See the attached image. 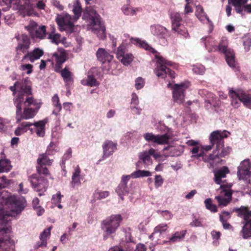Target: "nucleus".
I'll use <instances>...</instances> for the list:
<instances>
[{
  "mask_svg": "<svg viewBox=\"0 0 251 251\" xmlns=\"http://www.w3.org/2000/svg\"><path fill=\"white\" fill-rule=\"evenodd\" d=\"M11 209L9 211L0 208V248H3L5 244L10 243L9 233L11 231V221L13 217L20 214L24 209L25 201L23 198L13 196L9 200Z\"/></svg>",
  "mask_w": 251,
  "mask_h": 251,
  "instance_id": "nucleus-1",
  "label": "nucleus"
},
{
  "mask_svg": "<svg viewBox=\"0 0 251 251\" xmlns=\"http://www.w3.org/2000/svg\"><path fill=\"white\" fill-rule=\"evenodd\" d=\"M9 88L15 97L14 104L17 110H22V108L24 110H32L25 108L24 106L33 105L37 109L41 107L42 104L41 100H35L32 97H28L31 94V88L25 80L21 82L17 81Z\"/></svg>",
  "mask_w": 251,
  "mask_h": 251,
  "instance_id": "nucleus-2",
  "label": "nucleus"
},
{
  "mask_svg": "<svg viewBox=\"0 0 251 251\" xmlns=\"http://www.w3.org/2000/svg\"><path fill=\"white\" fill-rule=\"evenodd\" d=\"M131 43L137 46L143 48L145 50L152 53L155 56L156 61L154 73L159 78H164L167 75L171 78H175L176 74L168 67L171 65V62L167 60L160 55L159 52L149 45L145 41L139 38H131Z\"/></svg>",
  "mask_w": 251,
  "mask_h": 251,
  "instance_id": "nucleus-3",
  "label": "nucleus"
},
{
  "mask_svg": "<svg viewBox=\"0 0 251 251\" xmlns=\"http://www.w3.org/2000/svg\"><path fill=\"white\" fill-rule=\"evenodd\" d=\"M201 41L203 43L208 51H215L218 50L220 51L223 52L225 54L226 59L229 66L231 68L235 67V54L232 49H227V41L226 37L222 38L218 47L217 42L211 37H202Z\"/></svg>",
  "mask_w": 251,
  "mask_h": 251,
  "instance_id": "nucleus-4",
  "label": "nucleus"
},
{
  "mask_svg": "<svg viewBox=\"0 0 251 251\" xmlns=\"http://www.w3.org/2000/svg\"><path fill=\"white\" fill-rule=\"evenodd\" d=\"M88 17L89 28L100 39L106 37L105 27L99 15L93 9L85 11L83 14V18Z\"/></svg>",
  "mask_w": 251,
  "mask_h": 251,
  "instance_id": "nucleus-5",
  "label": "nucleus"
},
{
  "mask_svg": "<svg viewBox=\"0 0 251 251\" xmlns=\"http://www.w3.org/2000/svg\"><path fill=\"white\" fill-rule=\"evenodd\" d=\"M123 221L121 214H112L103 220L101 223V228L103 231V239L113 237Z\"/></svg>",
  "mask_w": 251,
  "mask_h": 251,
  "instance_id": "nucleus-6",
  "label": "nucleus"
},
{
  "mask_svg": "<svg viewBox=\"0 0 251 251\" xmlns=\"http://www.w3.org/2000/svg\"><path fill=\"white\" fill-rule=\"evenodd\" d=\"M228 95L231 99L232 105L235 108L239 107L242 102L247 108L251 109V90L245 92L242 90L229 89Z\"/></svg>",
  "mask_w": 251,
  "mask_h": 251,
  "instance_id": "nucleus-7",
  "label": "nucleus"
},
{
  "mask_svg": "<svg viewBox=\"0 0 251 251\" xmlns=\"http://www.w3.org/2000/svg\"><path fill=\"white\" fill-rule=\"evenodd\" d=\"M54 146L53 143L51 142L48 147V149L45 153L40 154L37 160V166L36 167L37 172L40 174H43L45 176H51L50 173L46 166H51L53 160L50 159L49 155H52L54 152Z\"/></svg>",
  "mask_w": 251,
  "mask_h": 251,
  "instance_id": "nucleus-8",
  "label": "nucleus"
},
{
  "mask_svg": "<svg viewBox=\"0 0 251 251\" xmlns=\"http://www.w3.org/2000/svg\"><path fill=\"white\" fill-rule=\"evenodd\" d=\"M6 5V8L13 5V8L18 10L23 16L33 14V4L29 0H0V5Z\"/></svg>",
  "mask_w": 251,
  "mask_h": 251,
  "instance_id": "nucleus-9",
  "label": "nucleus"
},
{
  "mask_svg": "<svg viewBox=\"0 0 251 251\" xmlns=\"http://www.w3.org/2000/svg\"><path fill=\"white\" fill-rule=\"evenodd\" d=\"M48 177L53 179L50 176H45L38 173L32 174L28 177V180L30 181L32 188L35 191L39 192V196L44 195V193L46 191L49 186Z\"/></svg>",
  "mask_w": 251,
  "mask_h": 251,
  "instance_id": "nucleus-10",
  "label": "nucleus"
},
{
  "mask_svg": "<svg viewBox=\"0 0 251 251\" xmlns=\"http://www.w3.org/2000/svg\"><path fill=\"white\" fill-rule=\"evenodd\" d=\"M231 148L229 147H224V145L222 148L219 149H216L213 152V153L210 154L208 156L204 155L203 151H201L200 154L197 155L198 157H202V160L206 162H211L210 164L213 165V164H217L219 163L222 157H225L228 155L231 151Z\"/></svg>",
  "mask_w": 251,
  "mask_h": 251,
  "instance_id": "nucleus-11",
  "label": "nucleus"
},
{
  "mask_svg": "<svg viewBox=\"0 0 251 251\" xmlns=\"http://www.w3.org/2000/svg\"><path fill=\"white\" fill-rule=\"evenodd\" d=\"M229 132L226 131L221 132V131H214L212 132L210 136V145L202 147V149L207 151L212 149L215 145L216 149H219L224 146V139L228 137Z\"/></svg>",
  "mask_w": 251,
  "mask_h": 251,
  "instance_id": "nucleus-12",
  "label": "nucleus"
},
{
  "mask_svg": "<svg viewBox=\"0 0 251 251\" xmlns=\"http://www.w3.org/2000/svg\"><path fill=\"white\" fill-rule=\"evenodd\" d=\"M190 86L188 81L175 84L172 87L174 101L177 103H182L185 99L186 90Z\"/></svg>",
  "mask_w": 251,
  "mask_h": 251,
  "instance_id": "nucleus-13",
  "label": "nucleus"
},
{
  "mask_svg": "<svg viewBox=\"0 0 251 251\" xmlns=\"http://www.w3.org/2000/svg\"><path fill=\"white\" fill-rule=\"evenodd\" d=\"M56 22L61 31H68L73 32L74 26V23L77 20L67 13H63L57 16L56 18Z\"/></svg>",
  "mask_w": 251,
  "mask_h": 251,
  "instance_id": "nucleus-14",
  "label": "nucleus"
},
{
  "mask_svg": "<svg viewBox=\"0 0 251 251\" xmlns=\"http://www.w3.org/2000/svg\"><path fill=\"white\" fill-rule=\"evenodd\" d=\"M127 43L123 42L118 48L116 52V57L125 66H128L133 60L134 57L131 53H126L127 51Z\"/></svg>",
  "mask_w": 251,
  "mask_h": 251,
  "instance_id": "nucleus-15",
  "label": "nucleus"
},
{
  "mask_svg": "<svg viewBox=\"0 0 251 251\" xmlns=\"http://www.w3.org/2000/svg\"><path fill=\"white\" fill-rule=\"evenodd\" d=\"M230 186L227 185H221V196H217L215 199L217 200L219 205L226 206L231 200L232 192L230 189Z\"/></svg>",
  "mask_w": 251,
  "mask_h": 251,
  "instance_id": "nucleus-16",
  "label": "nucleus"
},
{
  "mask_svg": "<svg viewBox=\"0 0 251 251\" xmlns=\"http://www.w3.org/2000/svg\"><path fill=\"white\" fill-rule=\"evenodd\" d=\"M150 30L151 34L159 40L161 45H167L166 38L168 30L166 27L160 25H154L151 26Z\"/></svg>",
  "mask_w": 251,
  "mask_h": 251,
  "instance_id": "nucleus-17",
  "label": "nucleus"
},
{
  "mask_svg": "<svg viewBox=\"0 0 251 251\" xmlns=\"http://www.w3.org/2000/svg\"><path fill=\"white\" fill-rule=\"evenodd\" d=\"M145 139L149 143H156L159 145L168 144L170 136L165 133L163 135H154L152 133H147L144 134Z\"/></svg>",
  "mask_w": 251,
  "mask_h": 251,
  "instance_id": "nucleus-18",
  "label": "nucleus"
},
{
  "mask_svg": "<svg viewBox=\"0 0 251 251\" xmlns=\"http://www.w3.org/2000/svg\"><path fill=\"white\" fill-rule=\"evenodd\" d=\"M51 55L52 61L56 63L55 70L56 72H58L61 65L66 61L67 54L64 49L58 48Z\"/></svg>",
  "mask_w": 251,
  "mask_h": 251,
  "instance_id": "nucleus-19",
  "label": "nucleus"
},
{
  "mask_svg": "<svg viewBox=\"0 0 251 251\" xmlns=\"http://www.w3.org/2000/svg\"><path fill=\"white\" fill-rule=\"evenodd\" d=\"M18 41V45L16 48V50L18 54L21 53H27L30 45V41L29 37L25 34H23L17 37Z\"/></svg>",
  "mask_w": 251,
  "mask_h": 251,
  "instance_id": "nucleus-20",
  "label": "nucleus"
},
{
  "mask_svg": "<svg viewBox=\"0 0 251 251\" xmlns=\"http://www.w3.org/2000/svg\"><path fill=\"white\" fill-rule=\"evenodd\" d=\"M248 0H228V3H232L237 13L242 14L243 11L251 13V4H247Z\"/></svg>",
  "mask_w": 251,
  "mask_h": 251,
  "instance_id": "nucleus-21",
  "label": "nucleus"
},
{
  "mask_svg": "<svg viewBox=\"0 0 251 251\" xmlns=\"http://www.w3.org/2000/svg\"><path fill=\"white\" fill-rule=\"evenodd\" d=\"M195 15L201 23L208 25L210 32L212 31L213 28V24L204 12V9L201 5H198L196 6Z\"/></svg>",
  "mask_w": 251,
  "mask_h": 251,
  "instance_id": "nucleus-22",
  "label": "nucleus"
},
{
  "mask_svg": "<svg viewBox=\"0 0 251 251\" xmlns=\"http://www.w3.org/2000/svg\"><path fill=\"white\" fill-rule=\"evenodd\" d=\"M117 146L116 143H114L110 140H106L102 145V159H104L112 155L113 152L117 150Z\"/></svg>",
  "mask_w": 251,
  "mask_h": 251,
  "instance_id": "nucleus-23",
  "label": "nucleus"
},
{
  "mask_svg": "<svg viewBox=\"0 0 251 251\" xmlns=\"http://www.w3.org/2000/svg\"><path fill=\"white\" fill-rule=\"evenodd\" d=\"M96 56L99 61L104 63L110 62L113 59L112 52L107 51L103 48H99L96 52Z\"/></svg>",
  "mask_w": 251,
  "mask_h": 251,
  "instance_id": "nucleus-24",
  "label": "nucleus"
},
{
  "mask_svg": "<svg viewBox=\"0 0 251 251\" xmlns=\"http://www.w3.org/2000/svg\"><path fill=\"white\" fill-rule=\"evenodd\" d=\"M49 122L48 118L34 122L32 126L35 127V132L38 137H43L45 134V126Z\"/></svg>",
  "mask_w": 251,
  "mask_h": 251,
  "instance_id": "nucleus-25",
  "label": "nucleus"
},
{
  "mask_svg": "<svg viewBox=\"0 0 251 251\" xmlns=\"http://www.w3.org/2000/svg\"><path fill=\"white\" fill-rule=\"evenodd\" d=\"M44 54V51L42 49L37 48L34 49L32 51L26 53L22 59V62L28 58L31 62L39 59Z\"/></svg>",
  "mask_w": 251,
  "mask_h": 251,
  "instance_id": "nucleus-26",
  "label": "nucleus"
},
{
  "mask_svg": "<svg viewBox=\"0 0 251 251\" xmlns=\"http://www.w3.org/2000/svg\"><path fill=\"white\" fill-rule=\"evenodd\" d=\"M229 173V170L226 166H223L214 172V181L217 184H221L224 181L222 178H225L226 174Z\"/></svg>",
  "mask_w": 251,
  "mask_h": 251,
  "instance_id": "nucleus-27",
  "label": "nucleus"
},
{
  "mask_svg": "<svg viewBox=\"0 0 251 251\" xmlns=\"http://www.w3.org/2000/svg\"><path fill=\"white\" fill-rule=\"evenodd\" d=\"M51 227H49L45 229L40 235V240L41 242L36 243L35 248L38 249L40 247H46L47 244V240L50 235V230Z\"/></svg>",
  "mask_w": 251,
  "mask_h": 251,
  "instance_id": "nucleus-28",
  "label": "nucleus"
},
{
  "mask_svg": "<svg viewBox=\"0 0 251 251\" xmlns=\"http://www.w3.org/2000/svg\"><path fill=\"white\" fill-rule=\"evenodd\" d=\"M60 74L66 84L67 88H69L73 82L72 73L66 67L60 71Z\"/></svg>",
  "mask_w": 251,
  "mask_h": 251,
  "instance_id": "nucleus-29",
  "label": "nucleus"
},
{
  "mask_svg": "<svg viewBox=\"0 0 251 251\" xmlns=\"http://www.w3.org/2000/svg\"><path fill=\"white\" fill-rule=\"evenodd\" d=\"M36 111H17L16 118L19 123L23 120H27L33 118L36 115Z\"/></svg>",
  "mask_w": 251,
  "mask_h": 251,
  "instance_id": "nucleus-30",
  "label": "nucleus"
},
{
  "mask_svg": "<svg viewBox=\"0 0 251 251\" xmlns=\"http://www.w3.org/2000/svg\"><path fill=\"white\" fill-rule=\"evenodd\" d=\"M81 83L83 85L89 86L91 87L97 86L99 85V82L94 76L91 75L89 73L85 78L81 80Z\"/></svg>",
  "mask_w": 251,
  "mask_h": 251,
  "instance_id": "nucleus-31",
  "label": "nucleus"
},
{
  "mask_svg": "<svg viewBox=\"0 0 251 251\" xmlns=\"http://www.w3.org/2000/svg\"><path fill=\"white\" fill-rule=\"evenodd\" d=\"M80 169L78 166H77L75 170V172L72 177L71 185L73 188H75L76 186L80 185L81 182L80 180Z\"/></svg>",
  "mask_w": 251,
  "mask_h": 251,
  "instance_id": "nucleus-32",
  "label": "nucleus"
},
{
  "mask_svg": "<svg viewBox=\"0 0 251 251\" xmlns=\"http://www.w3.org/2000/svg\"><path fill=\"white\" fill-rule=\"evenodd\" d=\"M33 38L43 39L47 36L46 27L45 25L39 26L31 35Z\"/></svg>",
  "mask_w": 251,
  "mask_h": 251,
  "instance_id": "nucleus-33",
  "label": "nucleus"
},
{
  "mask_svg": "<svg viewBox=\"0 0 251 251\" xmlns=\"http://www.w3.org/2000/svg\"><path fill=\"white\" fill-rule=\"evenodd\" d=\"M73 12L74 14V19L77 20L82 13V7L78 0H75L73 5Z\"/></svg>",
  "mask_w": 251,
  "mask_h": 251,
  "instance_id": "nucleus-34",
  "label": "nucleus"
},
{
  "mask_svg": "<svg viewBox=\"0 0 251 251\" xmlns=\"http://www.w3.org/2000/svg\"><path fill=\"white\" fill-rule=\"evenodd\" d=\"M32 126V123L30 122H23L15 130V134L17 136H20L25 133L27 131L29 126Z\"/></svg>",
  "mask_w": 251,
  "mask_h": 251,
  "instance_id": "nucleus-35",
  "label": "nucleus"
},
{
  "mask_svg": "<svg viewBox=\"0 0 251 251\" xmlns=\"http://www.w3.org/2000/svg\"><path fill=\"white\" fill-rule=\"evenodd\" d=\"M12 169L11 161L8 159L0 160V173L8 172Z\"/></svg>",
  "mask_w": 251,
  "mask_h": 251,
  "instance_id": "nucleus-36",
  "label": "nucleus"
},
{
  "mask_svg": "<svg viewBox=\"0 0 251 251\" xmlns=\"http://www.w3.org/2000/svg\"><path fill=\"white\" fill-rule=\"evenodd\" d=\"M116 192L123 200V196L128 193V188L125 183H120L116 188Z\"/></svg>",
  "mask_w": 251,
  "mask_h": 251,
  "instance_id": "nucleus-37",
  "label": "nucleus"
},
{
  "mask_svg": "<svg viewBox=\"0 0 251 251\" xmlns=\"http://www.w3.org/2000/svg\"><path fill=\"white\" fill-rule=\"evenodd\" d=\"M172 30L177 32L179 34L181 35L185 38H187L189 37L187 30L185 27L181 24L177 25L176 28L175 26L172 27Z\"/></svg>",
  "mask_w": 251,
  "mask_h": 251,
  "instance_id": "nucleus-38",
  "label": "nucleus"
},
{
  "mask_svg": "<svg viewBox=\"0 0 251 251\" xmlns=\"http://www.w3.org/2000/svg\"><path fill=\"white\" fill-rule=\"evenodd\" d=\"M172 30L177 32L179 34L181 35L185 38H187L189 37L187 30L185 27L181 24L177 25L176 28L175 26L172 27Z\"/></svg>",
  "mask_w": 251,
  "mask_h": 251,
  "instance_id": "nucleus-39",
  "label": "nucleus"
},
{
  "mask_svg": "<svg viewBox=\"0 0 251 251\" xmlns=\"http://www.w3.org/2000/svg\"><path fill=\"white\" fill-rule=\"evenodd\" d=\"M122 10L126 15L133 16L136 14V13L139 11V9L134 8L130 5L126 4L123 6Z\"/></svg>",
  "mask_w": 251,
  "mask_h": 251,
  "instance_id": "nucleus-40",
  "label": "nucleus"
},
{
  "mask_svg": "<svg viewBox=\"0 0 251 251\" xmlns=\"http://www.w3.org/2000/svg\"><path fill=\"white\" fill-rule=\"evenodd\" d=\"M151 174L150 171L141 170H138L136 171H135L131 174V177L134 178L150 176H151Z\"/></svg>",
  "mask_w": 251,
  "mask_h": 251,
  "instance_id": "nucleus-41",
  "label": "nucleus"
},
{
  "mask_svg": "<svg viewBox=\"0 0 251 251\" xmlns=\"http://www.w3.org/2000/svg\"><path fill=\"white\" fill-rule=\"evenodd\" d=\"M186 230H181L180 231L176 232L172 235V237L170 238V241L174 243L180 241L184 238L186 234Z\"/></svg>",
  "mask_w": 251,
  "mask_h": 251,
  "instance_id": "nucleus-42",
  "label": "nucleus"
},
{
  "mask_svg": "<svg viewBox=\"0 0 251 251\" xmlns=\"http://www.w3.org/2000/svg\"><path fill=\"white\" fill-rule=\"evenodd\" d=\"M171 18L172 20V27L175 26L176 28L177 25L181 24V18L179 13L172 12L171 14Z\"/></svg>",
  "mask_w": 251,
  "mask_h": 251,
  "instance_id": "nucleus-43",
  "label": "nucleus"
},
{
  "mask_svg": "<svg viewBox=\"0 0 251 251\" xmlns=\"http://www.w3.org/2000/svg\"><path fill=\"white\" fill-rule=\"evenodd\" d=\"M240 216H244L245 219L247 220L250 217H251V211H249L248 208L242 206L236 210Z\"/></svg>",
  "mask_w": 251,
  "mask_h": 251,
  "instance_id": "nucleus-44",
  "label": "nucleus"
},
{
  "mask_svg": "<svg viewBox=\"0 0 251 251\" xmlns=\"http://www.w3.org/2000/svg\"><path fill=\"white\" fill-rule=\"evenodd\" d=\"M48 39L50 40L51 43L56 45H58L62 40L60 35L53 31L49 34Z\"/></svg>",
  "mask_w": 251,
  "mask_h": 251,
  "instance_id": "nucleus-45",
  "label": "nucleus"
},
{
  "mask_svg": "<svg viewBox=\"0 0 251 251\" xmlns=\"http://www.w3.org/2000/svg\"><path fill=\"white\" fill-rule=\"evenodd\" d=\"M168 228V226L166 224H160L155 227L152 234L158 233L160 234L165 232Z\"/></svg>",
  "mask_w": 251,
  "mask_h": 251,
  "instance_id": "nucleus-46",
  "label": "nucleus"
},
{
  "mask_svg": "<svg viewBox=\"0 0 251 251\" xmlns=\"http://www.w3.org/2000/svg\"><path fill=\"white\" fill-rule=\"evenodd\" d=\"M204 67L199 64H197L192 66V71L194 73L197 75H202L205 72Z\"/></svg>",
  "mask_w": 251,
  "mask_h": 251,
  "instance_id": "nucleus-47",
  "label": "nucleus"
},
{
  "mask_svg": "<svg viewBox=\"0 0 251 251\" xmlns=\"http://www.w3.org/2000/svg\"><path fill=\"white\" fill-rule=\"evenodd\" d=\"M38 27L37 24L35 22L30 21L28 25L25 26V28L29 32L30 35H31Z\"/></svg>",
  "mask_w": 251,
  "mask_h": 251,
  "instance_id": "nucleus-48",
  "label": "nucleus"
},
{
  "mask_svg": "<svg viewBox=\"0 0 251 251\" xmlns=\"http://www.w3.org/2000/svg\"><path fill=\"white\" fill-rule=\"evenodd\" d=\"M245 163V162H243V163L242 164V166L238 168L237 175L238 176H240V177L242 175L245 176L248 175L250 172V167L249 165L245 167L243 166L244 163Z\"/></svg>",
  "mask_w": 251,
  "mask_h": 251,
  "instance_id": "nucleus-49",
  "label": "nucleus"
},
{
  "mask_svg": "<svg viewBox=\"0 0 251 251\" xmlns=\"http://www.w3.org/2000/svg\"><path fill=\"white\" fill-rule=\"evenodd\" d=\"M33 65L30 64H21L19 69L23 72H26L27 75H30L33 71Z\"/></svg>",
  "mask_w": 251,
  "mask_h": 251,
  "instance_id": "nucleus-50",
  "label": "nucleus"
},
{
  "mask_svg": "<svg viewBox=\"0 0 251 251\" xmlns=\"http://www.w3.org/2000/svg\"><path fill=\"white\" fill-rule=\"evenodd\" d=\"M204 203L205 205L206 208L209 210L210 211L213 212H216L217 211V206L212 204V200L211 199H207L204 201Z\"/></svg>",
  "mask_w": 251,
  "mask_h": 251,
  "instance_id": "nucleus-51",
  "label": "nucleus"
},
{
  "mask_svg": "<svg viewBox=\"0 0 251 251\" xmlns=\"http://www.w3.org/2000/svg\"><path fill=\"white\" fill-rule=\"evenodd\" d=\"M139 159L142 160L143 163L146 164H149L150 163H151V156L147 152L141 153L139 155Z\"/></svg>",
  "mask_w": 251,
  "mask_h": 251,
  "instance_id": "nucleus-52",
  "label": "nucleus"
},
{
  "mask_svg": "<svg viewBox=\"0 0 251 251\" xmlns=\"http://www.w3.org/2000/svg\"><path fill=\"white\" fill-rule=\"evenodd\" d=\"M145 84V79L141 77H138L135 80V87L137 90L143 88Z\"/></svg>",
  "mask_w": 251,
  "mask_h": 251,
  "instance_id": "nucleus-53",
  "label": "nucleus"
},
{
  "mask_svg": "<svg viewBox=\"0 0 251 251\" xmlns=\"http://www.w3.org/2000/svg\"><path fill=\"white\" fill-rule=\"evenodd\" d=\"M108 191L97 192L94 193L95 197L98 200H101L109 196Z\"/></svg>",
  "mask_w": 251,
  "mask_h": 251,
  "instance_id": "nucleus-54",
  "label": "nucleus"
},
{
  "mask_svg": "<svg viewBox=\"0 0 251 251\" xmlns=\"http://www.w3.org/2000/svg\"><path fill=\"white\" fill-rule=\"evenodd\" d=\"M52 104L55 106L56 108L61 109L62 106L59 102V99L57 94H55L51 99Z\"/></svg>",
  "mask_w": 251,
  "mask_h": 251,
  "instance_id": "nucleus-55",
  "label": "nucleus"
},
{
  "mask_svg": "<svg viewBox=\"0 0 251 251\" xmlns=\"http://www.w3.org/2000/svg\"><path fill=\"white\" fill-rule=\"evenodd\" d=\"M163 179L160 175H156L154 179V186L155 188H158L162 186L163 183Z\"/></svg>",
  "mask_w": 251,
  "mask_h": 251,
  "instance_id": "nucleus-56",
  "label": "nucleus"
},
{
  "mask_svg": "<svg viewBox=\"0 0 251 251\" xmlns=\"http://www.w3.org/2000/svg\"><path fill=\"white\" fill-rule=\"evenodd\" d=\"M63 197L61 195L60 192H58L56 194L53 195L52 197V202L54 203H61V198Z\"/></svg>",
  "mask_w": 251,
  "mask_h": 251,
  "instance_id": "nucleus-57",
  "label": "nucleus"
},
{
  "mask_svg": "<svg viewBox=\"0 0 251 251\" xmlns=\"http://www.w3.org/2000/svg\"><path fill=\"white\" fill-rule=\"evenodd\" d=\"M139 100L137 95L135 93H132L131 95V104L134 108H137L136 106L138 104Z\"/></svg>",
  "mask_w": 251,
  "mask_h": 251,
  "instance_id": "nucleus-58",
  "label": "nucleus"
},
{
  "mask_svg": "<svg viewBox=\"0 0 251 251\" xmlns=\"http://www.w3.org/2000/svg\"><path fill=\"white\" fill-rule=\"evenodd\" d=\"M51 4L57 8L59 10L61 11L63 10V6L62 5L60 1L58 0H51Z\"/></svg>",
  "mask_w": 251,
  "mask_h": 251,
  "instance_id": "nucleus-59",
  "label": "nucleus"
},
{
  "mask_svg": "<svg viewBox=\"0 0 251 251\" xmlns=\"http://www.w3.org/2000/svg\"><path fill=\"white\" fill-rule=\"evenodd\" d=\"M220 220L222 223L225 229H228L231 226V225L226 222V219L223 218V216H220Z\"/></svg>",
  "mask_w": 251,
  "mask_h": 251,
  "instance_id": "nucleus-60",
  "label": "nucleus"
},
{
  "mask_svg": "<svg viewBox=\"0 0 251 251\" xmlns=\"http://www.w3.org/2000/svg\"><path fill=\"white\" fill-rule=\"evenodd\" d=\"M162 215L167 220H170L173 217L172 213L168 210H164L162 212Z\"/></svg>",
  "mask_w": 251,
  "mask_h": 251,
  "instance_id": "nucleus-61",
  "label": "nucleus"
},
{
  "mask_svg": "<svg viewBox=\"0 0 251 251\" xmlns=\"http://www.w3.org/2000/svg\"><path fill=\"white\" fill-rule=\"evenodd\" d=\"M190 2H188L186 4L184 7V14H189L193 12V9L190 5Z\"/></svg>",
  "mask_w": 251,
  "mask_h": 251,
  "instance_id": "nucleus-62",
  "label": "nucleus"
},
{
  "mask_svg": "<svg viewBox=\"0 0 251 251\" xmlns=\"http://www.w3.org/2000/svg\"><path fill=\"white\" fill-rule=\"evenodd\" d=\"M147 248L145 245L143 244H138L136 245V249L134 251H146Z\"/></svg>",
  "mask_w": 251,
  "mask_h": 251,
  "instance_id": "nucleus-63",
  "label": "nucleus"
},
{
  "mask_svg": "<svg viewBox=\"0 0 251 251\" xmlns=\"http://www.w3.org/2000/svg\"><path fill=\"white\" fill-rule=\"evenodd\" d=\"M245 49L246 51H248L250 50V47L251 46V39H248L244 42Z\"/></svg>",
  "mask_w": 251,
  "mask_h": 251,
  "instance_id": "nucleus-64",
  "label": "nucleus"
}]
</instances>
